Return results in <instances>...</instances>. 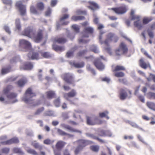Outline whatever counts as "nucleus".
Listing matches in <instances>:
<instances>
[{
    "mask_svg": "<svg viewBox=\"0 0 155 155\" xmlns=\"http://www.w3.org/2000/svg\"><path fill=\"white\" fill-rule=\"evenodd\" d=\"M22 35L32 38L35 42L39 43L43 38L44 30L39 29L35 33L32 27H28L23 31Z\"/></svg>",
    "mask_w": 155,
    "mask_h": 155,
    "instance_id": "obj_1",
    "label": "nucleus"
},
{
    "mask_svg": "<svg viewBox=\"0 0 155 155\" xmlns=\"http://www.w3.org/2000/svg\"><path fill=\"white\" fill-rule=\"evenodd\" d=\"M103 33H101V34ZM102 37L101 35H100L99 36V41L101 44H104L106 46L105 48V49L108 53H111V48L109 47V44L111 42H116L118 39V37L115 34L112 33H108L107 35V39L103 41H102Z\"/></svg>",
    "mask_w": 155,
    "mask_h": 155,
    "instance_id": "obj_2",
    "label": "nucleus"
},
{
    "mask_svg": "<svg viewBox=\"0 0 155 155\" xmlns=\"http://www.w3.org/2000/svg\"><path fill=\"white\" fill-rule=\"evenodd\" d=\"M13 86L11 85H8L4 87L2 91V93L6 95V97L9 100H14L12 103H14L17 101L18 100L16 99L17 94L14 92H12L9 93V92L12 89Z\"/></svg>",
    "mask_w": 155,
    "mask_h": 155,
    "instance_id": "obj_3",
    "label": "nucleus"
},
{
    "mask_svg": "<svg viewBox=\"0 0 155 155\" xmlns=\"http://www.w3.org/2000/svg\"><path fill=\"white\" fill-rule=\"evenodd\" d=\"M35 96V94L32 92L31 89L29 88L25 91V96L23 97L22 100L26 103L31 104L32 101L31 99V98Z\"/></svg>",
    "mask_w": 155,
    "mask_h": 155,
    "instance_id": "obj_4",
    "label": "nucleus"
},
{
    "mask_svg": "<svg viewBox=\"0 0 155 155\" xmlns=\"http://www.w3.org/2000/svg\"><path fill=\"white\" fill-rule=\"evenodd\" d=\"M19 47L20 50L23 51H26L31 49V43L28 41L24 39L20 40L19 42Z\"/></svg>",
    "mask_w": 155,
    "mask_h": 155,
    "instance_id": "obj_5",
    "label": "nucleus"
},
{
    "mask_svg": "<svg viewBox=\"0 0 155 155\" xmlns=\"http://www.w3.org/2000/svg\"><path fill=\"white\" fill-rule=\"evenodd\" d=\"M128 49L126 45L123 42L120 43L118 49L115 50V54L117 55H120L127 51Z\"/></svg>",
    "mask_w": 155,
    "mask_h": 155,
    "instance_id": "obj_6",
    "label": "nucleus"
},
{
    "mask_svg": "<svg viewBox=\"0 0 155 155\" xmlns=\"http://www.w3.org/2000/svg\"><path fill=\"white\" fill-rule=\"evenodd\" d=\"M15 6L18 9L20 14L21 16H25L26 15L25 6L23 5L21 1L17 2L16 3Z\"/></svg>",
    "mask_w": 155,
    "mask_h": 155,
    "instance_id": "obj_7",
    "label": "nucleus"
},
{
    "mask_svg": "<svg viewBox=\"0 0 155 155\" xmlns=\"http://www.w3.org/2000/svg\"><path fill=\"white\" fill-rule=\"evenodd\" d=\"M94 32L93 28L88 26L84 28L83 31L81 32L83 37L88 38L89 35L92 34Z\"/></svg>",
    "mask_w": 155,
    "mask_h": 155,
    "instance_id": "obj_8",
    "label": "nucleus"
},
{
    "mask_svg": "<svg viewBox=\"0 0 155 155\" xmlns=\"http://www.w3.org/2000/svg\"><path fill=\"white\" fill-rule=\"evenodd\" d=\"M111 9L116 14H124L127 12V7L125 5L112 8Z\"/></svg>",
    "mask_w": 155,
    "mask_h": 155,
    "instance_id": "obj_9",
    "label": "nucleus"
},
{
    "mask_svg": "<svg viewBox=\"0 0 155 155\" xmlns=\"http://www.w3.org/2000/svg\"><path fill=\"white\" fill-rule=\"evenodd\" d=\"M63 79L66 83L69 84H73L74 82L73 76L69 73L64 74L63 76Z\"/></svg>",
    "mask_w": 155,
    "mask_h": 155,
    "instance_id": "obj_10",
    "label": "nucleus"
},
{
    "mask_svg": "<svg viewBox=\"0 0 155 155\" xmlns=\"http://www.w3.org/2000/svg\"><path fill=\"white\" fill-rule=\"evenodd\" d=\"M76 142L78 144V146L82 149L84 147L90 143L89 141L83 139L79 140L77 141Z\"/></svg>",
    "mask_w": 155,
    "mask_h": 155,
    "instance_id": "obj_11",
    "label": "nucleus"
},
{
    "mask_svg": "<svg viewBox=\"0 0 155 155\" xmlns=\"http://www.w3.org/2000/svg\"><path fill=\"white\" fill-rule=\"evenodd\" d=\"M76 94L77 92L76 91L73 89L70 92L64 93L63 96L66 100H69V98L74 97Z\"/></svg>",
    "mask_w": 155,
    "mask_h": 155,
    "instance_id": "obj_12",
    "label": "nucleus"
},
{
    "mask_svg": "<svg viewBox=\"0 0 155 155\" xmlns=\"http://www.w3.org/2000/svg\"><path fill=\"white\" fill-rule=\"evenodd\" d=\"M19 142L18 138L13 137L6 141L2 142L1 143L3 145H10L13 143H17Z\"/></svg>",
    "mask_w": 155,
    "mask_h": 155,
    "instance_id": "obj_13",
    "label": "nucleus"
},
{
    "mask_svg": "<svg viewBox=\"0 0 155 155\" xmlns=\"http://www.w3.org/2000/svg\"><path fill=\"white\" fill-rule=\"evenodd\" d=\"M69 64L71 66L77 68H82L84 66V63L83 61L76 63L74 61H70L69 62Z\"/></svg>",
    "mask_w": 155,
    "mask_h": 155,
    "instance_id": "obj_14",
    "label": "nucleus"
},
{
    "mask_svg": "<svg viewBox=\"0 0 155 155\" xmlns=\"http://www.w3.org/2000/svg\"><path fill=\"white\" fill-rule=\"evenodd\" d=\"M139 63L140 66L143 69H146L148 67H150L149 63L145 62L143 58H142L140 60Z\"/></svg>",
    "mask_w": 155,
    "mask_h": 155,
    "instance_id": "obj_15",
    "label": "nucleus"
},
{
    "mask_svg": "<svg viewBox=\"0 0 155 155\" xmlns=\"http://www.w3.org/2000/svg\"><path fill=\"white\" fill-rule=\"evenodd\" d=\"M88 3L90 5L87 6V7L89 9L93 11L95 10L98 9L99 8L98 5L94 2L89 1L88 2Z\"/></svg>",
    "mask_w": 155,
    "mask_h": 155,
    "instance_id": "obj_16",
    "label": "nucleus"
},
{
    "mask_svg": "<svg viewBox=\"0 0 155 155\" xmlns=\"http://www.w3.org/2000/svg\"><path fill=\"white\" fill-rule=\"evenodd\" d=\"M94 65L99 70H102L104 69V66L103 64L99 60H97L94 62Z\"/></svg>",
    "mask_w": 155,
    "mask_h": 155,
    "instance_id": "obj_17",
    "label": "nucleus"
},
{
    "mask_svg": "<svg viewBox=\"0 0 155 155\" xmlns=\"http://www.w3.org/2000/svg\"><path fill=\"white\" fill-rule=\"evenodd\" d=\"M66 143L63 141L60 140L58 141L55 145V147L57 150H61L64 148Z\"/></svg>",
    "mask_w": 155,
    "mask_h": 155,
    "instance_id": "obj_18",
    "label": "nucleus"
},
{
    "mask_svg": "<svg viewBox=\"0 0 155 155\" xmlns=\"http://www.w3.org/2000/svg\"><path fill=\"white\" fill-rule=\"evenodd\" d=\"M46 98L49 99H52L56 97L55 92L52 91H47L45 93Z\"/></svg>",
    "mask_w": 155,
    "mask_h": 155,
    "instance_id": "obj_19",
    "label": "nucleus"
},
{
    "mask_svg": "<svg viewBox=\"0 0 155 155\" xmlns=\"http://www.w3.org/2000/svg\"><path fill=\"white\" fill-rule=\"evenodd\" d=\"M120 99L124 100L126 98L127 94L126 91L123 88H121L120 91Z\"/></svg>",
    "mask_w": 155,
    "mask_h": 155,
    "instance_id": "obj_20",
    "label": "nucleus"
},
{
    "mask_svg": "<svg viewBox=\"0 0 155 155\" xmlns=\"http://www.w3.org/2000/svg\"><path fill=\"white\" fill-rule=\"evenodd\" d=\"M54 41L59 44H62L65 43L67 40L66 38L63 37H56L54 38Z\"/></svg>",
    "mask_w": 155,
    "mask_h": 155,
    "instance_id": "obj_21",
    "label": "nucleus"
},
{
    "mask_svg": "<svg viewBox=\"0 0 155 155\" xmlns=\"http://www.w3.org/2000/svg\"><path fill=\"white\" fill-rule=\"evenodd\" d=\"M31 145L34 148L38 149L39 151H41L43 149V146L35 141L32 142Z\"/></svg>",
    "mask_w": 155,
    "mask_h": 155,
    "instance_id": "obj_22",
    "label": "nucleus"
},
{
    "mask_svg": "<svg viewBox=\"0 0 155 155\" xmlns=\"http://www.w3.org/2000/svg\"><path fill=\"white\" fill-rule=\"evenodd\" d=\"M134 25L139 30L141 29L143 27V25L140 21V19L135 21L134 22Z\"/></svg>",
    "mask_w": 155,
    "mask_h": 155,
    "instance_id": "obj_23",
    "label": "nucleus"
},
{
    "mask_svg": "<svg viewBox=\"0 0 155 155\" xmlns=\"http://www.w3.org/2000/svg\"><path fill=\"white\" fill-rule=\"evenodd\" d=\"M52 48L54 50L56 51H62L64 50V46H59L53 44Z\"/></svg>",
    "mask_w": 155,
    "mask_h": 155,
    "instance_id": "obj_24",
    "label": "nucleus"
},
{
    "mask_svg": "<svg viewBox=\"0 0 155 155\" xmlns=\"http://www.w3.org/2000/svg\"><path fill=\"white\" fill-rule=\"evenodd\" d=\"M11 67L8 66L6 68H3L1 70V74L2 75H4L9 72L11 70Z\"/></svg>",
    "mask_w": 155,
    "mask_h": 155,
    "instance_id": "obj_25",
    "label": "nucleus"
},
{
    "mask_svg": "<svg viewBox=\"0 0 155 155\" xmlns=\"http://www.w3.org/2000/svg\"><path fill=\"white\" fill-rule=\"evenodd\" d=\"M77 49L76 47H74L72 49V51H68L66 54V56L68 58L73 57L74 52Z\"/></svg>",
    "mask_w": 155,
    "mask_h": 155,
    "instance_id": "obj_26",
    "label": "nucleus"
},
{
    "mask_svg": "<svg viewBox=\"0 0 155 155\" xmlns=\"http://www.w3.org/2000/svg\"><path fill=\"white\" fill-rule=\"evenodd\" d=\"M125 70L126 68L124 66L120 65H117L115 67L113 71L114 72H115L118 71H125Z\"/></svg>",
    "mask_w": 155,
    "mask_h": 155,
    "instance_id": "obj_27",
    "label": "nucleus"
},
{
    "mask_svg": "<svg viewBox=\"0 0 155 155\" xmlns=\"http://www.w3.org/2000/svg\"><path fill=\"white\" fill-rule=\"evenodd\" d=\"M41 56L44 58H48L51 57V54L48 52L40 51Z\"/></svg>",
    "mask_w": 155,
    "mask_h": 155,
    "instance_id": "obj_28",
    "label": "nucleus"
},
{
    "mask_svg": "<svg viewBox=\"0 0 155 155\" xmlns=\"http://www.w3.org/2000/svg\"><path fill=\"white\" fill-rule=\"evenodd\" d=\"M15 25L16 29L18 31H20L21 30V26L20 24V19L19 18L16 19Z\"/></svg>",
    "mask_w": 155,
    "mask_h": 155,
    "instance_id": "obj_29",
    "label": "nucleus"
},
{
    "mask_svg": "<svg viewBox=\"0 0 155 155\" xmlns=\"http://www.w3.org/2000/svg\"><path fill=\"white\" fill-rule=\"evenodd\" d=\"M28 57L29 58V59L34 60V59H38L39 58V55L38 53H33L32 56L30 57V54H28Z\"/></svg>",
    "mask_w": 155,
    "mask_h": 155,
    "instance_id": "obj_30",
    "label": "nucleus"
},
{
    "mask_svg": "<svg viewBox=\"0 0 155 155\" xmlns=\"http://www.w3.org/2000/svg\"><path fill=\"white\" fill-rule=\"evenodd\" d=\"M26 81L24 79H21L19 80L16 82L17 85L19 87H22L26 83Z\"/></svg>",
    "mask_w": 155,
    "mask_h": 155,
    "instance_id": "obj_31",
    "label": "nucleus"
},
{
    "mask_svg": "<svg viewBox=\"0 0 155 155\" xmlns=\"http://www.w3.org/2000/svg\"><path fill=\"white\" fill-rule=\"evenodd\" d=\"M37 8L39 10L42 11L44 8V5L43 3L40 2L37 3L36 5Z\"/></svg>",
    "mask_w": 155,
    "mask_h": 155,
    "instance_id": "obj_32",
    "label": "nucleus"
},
{
    "mask_svg": "<svg viewBox=\"0 0 155 155\" xmlns=\"http://www.w3.org/2000/svg\"><path fill=\"white\" fill-rule=\"evenodd\" d=\"M84 19L85 17L82 16H74L71 17V20L75 21L83 20Z\"/></svg>",
    "mask_w": 155,
    "mask_h": 155,
    "instance_id": "obj_33",
    "label": "nucleus"
},
{
    "mask_svg": "<svg viewBox=\"0 0 155 155\" xmlns=\"http://www.w3.org/2000/svg\"><path fill=\"white\" fill-rule=\"evenodd\" d=\"M58 134L61 135L68 136L70 137H73V135L67 133H66L64 132V131L60 129H58Z\"/></svg>",
    "mask_w": 155,
    "mask_h": 155,
    "instance_id": "obj_34",
    "label": "nucleus"
},
{
    "mask_svg": "<svg viewBox=\"0 0 155 155\" xmlns=\"http://www.w3.org/2000/svg\"><path fill=\"white\" fill-rule=\"evenodd\" d=\"M26 152L32 155H38V153L35 150L29 148L26 150Z\"/></svg>",
    "mask_w": 155,
    "mask_h": 155,
    "instance_id": "obj_35",
    "label": "nucleus"
},
{
    "mask_svg": "<svg viewBox=\"0 0 155 155\" xmlns=\"http://www.w3.org/2000/svg\"><path fill=\"white\" fill-rule=\"evenodd\" d=\"M65 127L72 132H75L80 133H81V131L74 129L69 125L66 126Z\"/></svg>",
    "mask_w": 155,
    "mask_h": 155,
    "instance_id": "obj_36",
    "label": "nucleus"
},
{
    "mask_svg": "<svg viewBox=\"0 0 155 155\" xmlns=\"http://www.w3.org/2000/svg\"><path fill=\"white\" fill-rule=\"evenodd\" d=\"M13 152L15 153H19L21 154H24V153L22 151L21 149L18 147H14L13 149Z\"/></svg>",
    "mask_w": 155,
    "mask_h": 155,
    "instance_id": "obj_37",
    "label": "nucleus"
},
{
    "mask_svg": "<svg viewBox=\"0 0 155 155\" xmlns=\"http://www.w3.org/2000/svg\"><path fill=\"white\" fill-rule=\"evenodd\" d=\"M146 78L148 81H150L151 80H153L154 83H155V75L152 73L149 74V77H146Z\"/></svg>",
    "mask_w": 155,
    "mask_h": 155,
    "instance_id": "obj_38",
    "label": "nucleus"
},
{
    "mask_svg": "<svg viewBox=\"0 0 155 155\" xmlns=\"http://www.w3.org/2000/svg\"><path fill=\"white\" fill-rule=\"evenodd\" d=\"M108 114V112L107 111H106L104 112L100 113L99 115L100 117L101 118L105 117L107 119H108L109 117L107 115Z\"/></svg>",
    "mask_w": 155,
    "mask_h": 155,
    "instance_id": "obj_39",
    "label": "nucleus"
},
{
    "mask_svg": "<svg viewBox=\"0 0 155 155\" xmlns=\"http://www.w3.org/2000/svg\"><path fill=\"white\" fill-rule=\"evenodd\" d=\"M153 18L151 17H144L143 20V23L144 24H147L151 21Z\"/></svg>",
    "mask_w": 155,
    "mask_h": 155,
    "instance_id": "obj_40",
    "label": "nucleus"
},
{
    "mask_svg": "<svg viewBox=\"0 0 155 155\" xmlns=\"http://www.w3.org/2000/svg\"><path fill=\"white\" fill-rule=\"evenodd\" d=\"M147 105L149 108L155 110V104L153 103L148 102L147 103Z\"/></svg>",
    "mask_w": 155,
    "mask_h": 155,
    "instance_id": "obj_41",
    "label": "nucleus"
},
{
    "mask_svg": "<svg viewBox=\"0 0 155 155\" xmlns=\"http://www.w3.org/2000/svg\"><path fill=\"white\" fill-rule=\"evenodd\" d=\"M9 148L7 147L3 148L1 150V153L6 154H8L9 153Z\"/></svg>",
    "mask_w": 155,
    "mask_h": 155,
    "instance_id": "obj_42",
    "label": "nucleus"
},
{
    "mask_svg": "<svg viewBox=\"0 0 155 155\" xmlns=\"http://www.w3.org/2000/svg\"><path fill=\"white\" fill-rule=\"evenodd\" d=\"M147 97L150 99L155 100V93L150 92L147 94Z\"/></svg>",
    "mask_w": 155,
    "mask_h": 155,
    "instance_id": "obj_43",
    "label": "nucleus"
},
{
    "mask_svg": "<svg viewBox=\"0 0 155 155\" xmlns=\"http://www.w3.org/2000/svg\"><path fill=\"white\" fill-rule=\"evenodd\" d=\"M90 148L92 151L97 152L99 150V147L98 146L92 145L90 147Z\"/></svg>",
    "mask_w": 155,
    "mask_h": 155,
    "instance_id": "obj_44",
    "label": "nucleus"
},
{
    "mask_svg": "<svg viewBox=\"0 0 155 155\" xmlns=\"http://www.w3.org/2000/svg\"><path fill=\"white\" fill-rule=\"evenodd\" d=\"M86 118L87 123V124L90 125H94L95 124V123L92 120L91 117L87 116Z\"/></svg>",
    "mask_w": 155,
    "mask_h": 155,
    "instance_id": "obj_45",
    "label": "nucleus"
},
{
    "mask_svg": "<svg viewBox=\"0 0 155 155\" xmlns=\"http://www.w3.org/2000/svg\"><path fill=\"white\" fill-rule=\"evenodd\" d=\"M72 28L76 33H77L79 32L80 28L78 25L76 24L73 25L72 26Z\"/></svg>",
    "mask_w": 155,
    "mask_h": 155,
    "instance_id": "obj_46",
    "label": "nucleus"
},
{
    "mask_svg": "<svg viewBox=\"0 0 155 155\" xmlns=\"http://www.w3.org/2000/svg\"><path fill=\"white\" fill-rule=\"evenodd\" d=\"M60 97H58L54 101V104L56 107H59L60 104Z\"/></svg>",
    "mask_w": 155,
    "mask_h": 155,
    "instance_id": "obj_47",
    "label": "nucleus"
},
{
    "mask_svg": "<svg viewBox=\"0 0 155 155\" xmlns=\"http://www.w3.org/2000/svg\"><path fill=\"white\" fill-rule=\"evenodd\" d=\"M114 76L117 77H122L125 76V74L122 72H118L115 73Z\"/></svg>",
    "mask_w": 155,
    "mask_h": 155,
    "instance_id": "obj_48",
    "label": "nucleus"
},
{
    "mask_svg": "<svg viewBox=\"0 0 155 155\" xmlns=\"http://www.w3.org/2000/svg\"><path fill=\"white\" fill-rule=\"evenodd\" d=\"M44 110V108L43 107H41L37 110L34 114L35 115H39Z\"/></svg>",
    "mask_w": 155,
    "mask_h": 155,
    "instance_id": "obj_49",
    "label": "nucleus"
},
{
    "mask_svg": "<svg viewBox=\"0 0 155 155\" xmlns=\"http://www.w3.org/2000/svg\"><path fill=\"white\" fill-rule=\"evenodd\" d=\"M30 11L32 13L34 14H37L38 13L37 10L34 6H31L30 7Z\"/></svg>",
    "mask_w": 155,
    "mask_h": 155,
    "instance_id": "obj_50",
    "label": "nucleus"
},
{
    "mask_svg": "<svg viewBox=\"0 0 155 155\" xmlns=\"http://www.w3.org/2000/svg\"><path fill=\"white\" fill-rule=\"evenodd\" d=\"M87 51L86 50H84L82 51H81L77 53V57H81L84 55Z\"/></svg>",
    "mask_w": 155,
    "mask_h": 155,
    "instance_id": "obj_51",
    "label": "nucleus"
},
{
    "mask_svg": "<svg viewBox=\"0 0 155 155\" xmlns=\"http://www.w3.org/2000/svg\"><path fill=\"white\" fill-rule=\"evenodd\" d=\"M69 17V15L68 14H65L63 15L60 18V20L61 21H64L65 20L68 19Z\"/></svg>",
    "mask_w": 155,
    "mask_h": 155,
    "instance_id": "obj_52",
    "label": "nucleus"
},
{
    "mask_svg": "<svg viewBox=\"0 0 155 155\" xmlns=\"http://www.w3.org/2000/svg\"><path fill=\"white\" fill-rule=\"evenodd\" d=\"M53 142V141H52L50 139H47L45 140L44 141L43 143L45 144L49 145L52 144Z\"/></svg>",
    "mask_w": 155,
    "mask_h": 155,
    "instance_id": "obj_53",
    "label": "nucleus"
},
{
    "mask_svg": "<svg viewBox=\"0 0 155 155\" xmlns=\"http://www.w3.org/2000/svg\"><path fill=\"white\" fill-rule=\"evenodd\" d=\"M32 64L30 63H28L25 65V67L26 69H31L33 68Z\"/></svg>",
    "mask_w": 155,
    "mask_h": 155,
    "instance_id": "obj_54",
    "label": "nucleus"
},
{
    "mask_svg": "<svg viewBox=\"0 0 155 155\" xmlns=\"http://www.w3.org/2000/svg\"><path fill=\"white\" fill-rule=\"evenodd\" d=\"M91 50L95 53H97L98 52V50L96 46L93 45L91 47Z\"/></svg>",
    "mask_w": 155,
    "mask_h": 155,
    "instance_id": "obj_55",
    "label": "nucleus"
},
{
    "mask_svg": "<svg viewBox=\"0 0 155 155\" xmlns=\"http://www.w3.org/2000/svg\"><path fill=\"white\" fill-rule=\"evenodd\" d=\"M76 13L78 15L83 14L86 15L87 14V12L85 10H78L77 11Z\"/></svg>",
    "mask_w": 155,
    "mask_h": 155,
    "instance_id": "obj_56",
    "label": "nucleus"
},
{
    "mask_svg": "<svg viewBox=\"0 0 155 155\" xmlns=\"http://www.w3.org/2000/svg\"><path fill=\"white\" fill-rule=\"evenodd\" d=\"M82 149H81V148L78 146L75 148L74 150V153L76 155L78 154L80 151Z\"/></svg>",
    "mask_w": 155,
    "mask_h": 155,
    "instance_id": "obj_57",
    "label": "nucleus"
},
{
    "mask_svg": "<svg viewBox=\"0 0 155 155\" xmlns=\"http://www.w3.org/2000/svg\"><path fill=\"white\" fill-rule=\"evenodd\" d=\"M140 17L137 15H134L131 16V20H136L138 21L140 19Z\"/></svg>",
    "mask_w": 155,
    "mask_h": 155,
    "instance_id": "obj_58",
    "label": "nucleus"
},
{
    "mask_svg": "<svg viewBox=\"0 0 155 155\" xmlns=\"http://www.w3.org/2000/svg\"><path fill=\"white\" fill-rule=\"evenodd\" d=\"M118 80L119 82L122 83L124 84H127V81L126 79L124 78L122 79L120 78L118 79Z\"/></svg>",
    "mask_w": 155,
    "mask_h": 155,
    "instance_id": "obj_59",
    "label": "nucleus"
},
{
    "mask_svg": "<svg viewBox=\"0 0 155 155\" xmlns=\"http://www.w3.org/2000/svg\"><path fill=\"white\" fill-rule=\"evenodd\" d=\"M147 33L149 37L150 38H153L154 37L153 33L152 31L147 30Z\"/></svg>",
    "mask_w": 155,
    "mask_h": 155,
    "instance_id": "obj_60",
    "label": "nucleus"
},
{
    "mask_svg": "<svg viewBox=\"0 0 155 155\" xmlns=\"http://www.w3.org/2000/svg\"><path fill=\"white\" fill-rule=\"evenodd\" d=\"M92 138L94 139L97 140L98 141H99L100 142H101L102 143H105V142L104 140L100 139L98 137L96 136H93Z\"/></svg>",
    "mask_w": 155,
    "mask_h": 155,
    "instance_id": "obj_61",
    "label": "nucleus"
},
{
    "mask_svg": "<svg viewBox=\"0 0 155 155\" xmlns=\"http://www.w3.org/2000/svg\"><path fill=\"white\" fill-rule=\"evenodd\" d=\"M51 13V9L50 8H48L45 12V15L47 16H49Z\"/></svg>",
    "mask_w": 155,
    "mask_h": 155,
    "instance_id": "obj_62",
    "label": "nucleus"
},
{
    "mask_svg": "<svg viewBox=\"0 0 155 155\" xmlns=\"http://www.w3.org/2000/svg\"><path fill=\"white\" fill-rule=\"evenodd\" d=\"M106 130H101L99 131V135L100 136H105Z\"/></svg>",
    "mask_w": 155,
    "mask_h": 155,
    "instance_id": "obj_63",
    "label": "nucleus"
},
{
    "mask_svg": "<svg viewBox=\"0 0 155 155\" xmlns=\"http://www.w3.org/2000/svg\"><path fill=\"white\" fill-rule=\"evenodd\" d=\"M3 3L4 4L11 5L12 3V2L11 0H2Z\"/></svg>",
    "mask_w": 155,
    "mask_h": 155,
    "instance_id": "obj_64",
    "label": "nucleus"
}]
</instances>
